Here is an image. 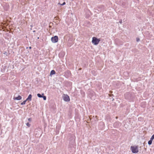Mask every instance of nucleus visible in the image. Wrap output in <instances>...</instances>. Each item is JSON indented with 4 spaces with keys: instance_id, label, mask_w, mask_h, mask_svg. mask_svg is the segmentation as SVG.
Returning a JSON list of instances; mask_svg holds the SVG:
<instances>
[{
    "instance_id": "obj_22",
    "label": "nucleus",
    "mask_w": 154,
    "mask_h": 154,
    "mask_svg": "<svg viewBox=\"0 0 154 154\" xmlns=\"http://www.w3.org/2000/svg\"><path fill=\"white\" fill-rule=\"evenodd\" d=\"M29 48L30 49H31L32 47H29Z\"/></svg>"
},
{
    "instance_id": "obj_16",
    "label": "nucleus",
    "mask_w": 154,
    "mask_h": 154,
    "mask_svg": "<svg viewBox=\"0 0 154 154\" xmlns=\"http://www.w3.org/2000/svg\"><path fill=\"white\" fill-rule=\"evenodd\" d=\"M26 125L28 127H30V124H29V123L28 122L26 123Z\"/></svg>"
},
{
    "instance_id": "obj_12",
    "label": "nucleus",
    "mask_w": 154,
    "mask_h": 154,
    "mask_svg": "<svg viewBox=\"0 0 154 154\" xmlns=\"http://www.w3.org/2000/svg\"><path fill=\"white\" fill-rule=\"evenodd\" d=\"M26 100H24L23 101L22 103H21V105H23L25 104L26 102Z\"/></svg>"
},
{
    "instance_id": "obj_2",
    "label": "nucleus",
    "mask_w": 154,
    "mask_h": 154,
    "mask_svg": "<svg viewBox=\"0 0 154 154\" xmlns=\"http://www.w3.org/2000/svg\"><path fill=\"white\" fill-rule=\"evenodd\" d=\"M88 96L92 100H94L95 97V93L92 90L89 89L88 92Z\"/></svg>"
},
{
    "instance_id": "obj_11",
    "label": "nucleus",
    "mask_w": 154,
    "mask_h": 154,
    "mask_svg": "<svg viewBox=\"0 0 154 154\" xmlns=\"http://www.w3.org/2000/svg\"><path fill=\"white\" fill-rule=\"evenodd\" d=\"M152 140L150 139V140H149L148 142V145H151L152 143Z\"/></svg>"
},
{
    "instance_id": "obj_10",
    "label": "nucleus",
    "mask_w": 154,
    "mask_h": 154,
    "mask_svg": "<svg viewBox=\"0 0 154 154\" xmlns=\"http://www.w3.org/2000/svg\"><path fill=\"white\" fill-rule=\"evenodd\" d=\"M55 71L54 70H51V72L50 74L51 75H54V74H55Z\"/></svg>"
},
{
    "instance_id": "obj_8",
    "label": "nucleus",
    "mask_w": 154,
    "mask_h": 154,
    "mask_svg": "<svg viewBox=\"0 0 154 154\" xmlns=\"http://www.w3.org/2000/svg\"><path fill=\"white\" fill-rule=\"evenodd\" d=\"M22 99V97L20 96L19 95L17 97H14V100H21Z\"/></svg>"
},
{
    "instance_id": "obj_21",
    "label": "nucleus",
    "mask_w": 154,
    "mask_h": 154,
    "mask_svg": "<svg viewBox=\"0 0 154 154\" xmlns=\"http://www.w3.org/2000/svg\"><path fill=\"white\" fill-rule=\"evenodd\" d=\"M119 23H122V20H121V21H119Z\"/></svg>"
},
{
    "instance_id": "obj_4",
    "label": "nucleus",
    "mask_w": 154,
    "mask_h": 154,
    "mask_svg": "<svg viewBox=\"0 0 154 154\" xmlns=\"http://www.w3.org/2000/svg\"><path fill=\"white\" fill-rule=\"evenodd\" d=\"M100 41V39H98L96 37H93L92 38V42L94 45H96L98 44Z\"/></svg>"
},
{
    "instance_id": "obj_7",
    "label": "nucleus",
    "mask_w": 154,
    "mask_h": 154,
    "mask_svg": "<svg viewBox=\"0 0 154 154\" xmlns=\"http://www.w3.org/2000/svg\"><path fill=\"white\" fill-rule=\"evenodd\" d=\"M32 95L31 94H30L26 100V101L29 100L30 101L32 100Z\"/></svg>"
},
{
    "instance_id": "obj_19",
    "label": "nucleus",
    "mask_w": 154,
    "mask_h": 154,
    "mask_svg": "<svg viewBox=\"0 0 154 154\" xmlns=\"http://www.w3.org/2000/svg\"><path fill=\"white\" fill-rule=\"evenodd\" d=\"M136 40L137 42H138L140 40V39L139 38H136Z\"/></svg>"
},
{
    "instance_id": "obj_20",
    "label": "nucleus",
    "mask_w": 154,
    "mask_h": 154,
    "mask_svg": "<svg viewBox=\"0 0 154 154\" xmlns=\"http://www.w3.org/2000/svg\"><path fill=\"white\" fill-rule=\"evenodd\" d=\"M100 124L102 125H103V123L102 122H100Z\"/></svg>"
},
{
    "instance_id": "obj_3",
    "label": "nucleus",
    "mask_w": 154,
    "mask_h": 154,
    "mask_svg": "<svg viewBox=\"0 0 154 154\" xmlns=\"http://www.w3.org/2000/svg\"><path fill=\"white\" fill-rule=\"evenodd\" d=\"M131 150L132 153H136L139 152L138 146H131Z\"/></svg>"
},
{
    "instance_id": "obj_6",
    "label": "nucleus",
    "mask_w": 154,
    "mask_h": 154,
    "mask_svg": "<svg viewBox=\"0 0 154 154\" xmlns=\"http://www.w3.org/2000/svg\"><path fill=\"white\" fill-rule=\"evenodd\" d=\"M63 100L66 102H69L70 99L69 97L67 94H64V96L63 97Z\"/></svg>"
},
{
    "instance_id": "obj_18",
    "label": "nucleus",
    "mask_w": 154,
    "mask_h": 154,
    "mask_svg": "<svg viewBox=\"0 0 154 154\" xmlns=\"http://www.w3.org/2000/svg\"><path fill=\"white\" fill-rule=\"evenodd\" d=\"M32 118H29L28 119V120L29 121H30V122H31V121H32Z\"/></svg>"
},
{
    "instance_id": "obj_17",
    "label": "nucleus",
    "mask_w": 154,
    "mask_h": 154,
    "mask_svg": "<svg viewBox=\"0 0 154 154\" xmlns=\"http://www.w3.org/2000/svg\"><path fill=\"white\" fill-rule=\"evenodd\" d=\"M58 4L60 5H63L66 4V3L65 2H64L62 4H60V3H59Z\"/></svg>"
},
{
    "instance_id": "obj_23",
    "label": "nucleus",
    "mask_w": 154,
    "mask_h": 154,
    "mask_svg": "<svg viewBox=\"0 0 154 154\" xmlns=\"http://www.w3.org/2000/svg\"><path fill=\"white\" fill-rule=\"evenodd\" d=\"M35 32V31H33V32Z\"/></svg>"
},
{
    "instance_id": "obj_1",
    "label": "nucleus",
    "mask_w": 154,
    "mask_h": 154,
    "mask_svg": "<svg viewBox=\"0 0 154 154\" xmlns=\"http://www.w3.org/2000/svg\"><path fill=\"white\" fill-rule=\"evenodd\" d=\"M124 95L126 99L130 100H132L134 98V94L130 92L126 93Z\"/></svg>"
},
{
    "instance_id": "obj_13",
    "label": "nucleus",
    "mask_w": 154,
    "mask_h": 154,
    "mask_svg": "<svg viewBox=\"0 0 154 154\" xmlns=\"http://www.w3.org/2000/svg\"><path fill=\"white\" fill-rule=\"evenodd\" d=\"M42 98H43V100H46V96H44V95L42 96Z\"/></svg>"
},
{
    "instance_id": "obj_14",
    "label": "nucleus",
    "mask_w": 154,
    "mask_h": 154,
    "mask_svg": "<svg viewBox=\"0 0 154 154\" xmlns=\"http://www.w3.org/2000/svg\"><path fill=\"white\" fill-rule=\"evenodd\" d=\"M81 93L83 96H84L85 95V92L83 91H81Z\"/></svg>"
},
{
    "instance_id": "obj_15",
    "label": "nucleus",
    "mask_w": 154,
    "mask_h": 154,
    "mask_svg": "<svg viewBox=\"0 0 154 154\" xmlns=\"http://www.w3.org/2000/svg\"><path fill=\"white\" fill-rule=\"evenodd\" d=\"M150 139L152 140H153L154 139V134L152 136Z\"/></svg>"
},
{
    "instance_id": "obj_9",
    "label": "nucleus",
    "mask_w": 154,
    "mask_h": 154,
    "mask_svg": "<svg viewBox=\"0 0 154 154\" xmlns=\"http://www.w3.org/2000/svg\"><path fill=\"white\" fill-rule=\"evenodd\" d=\"M44 95L43 93L42 94H40L39 93H38L37 94V96L39 98H42V96Z\"/></svg>"
},
{
    "instance_id": "obj_5",
    "label": "nucleus",
    "mask_w": 154,
    "mask_h": 154,
    "mask_svg": "<svg viewBox=\"0 0 154 154\" xmlns=\"http://www.w3.org/2000/svg\"><path fill=\"white\" fill-rule=\"evenodd\" d=\"M51 41L53 43H55L58 41V38L57 36L55 35L53 37H52L51 39Z\"/></svg>"
}]
</instances>
